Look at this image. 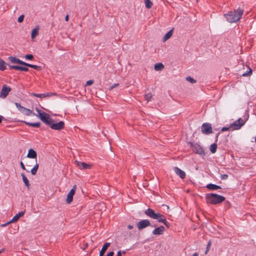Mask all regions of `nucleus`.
Wrapping results in <instances>:
<instances>
[{
    "instance_id": "31",
    "label": "nucleus",
    "mask_w": 256,
    "mask_h": 256,
    "mask_svg": "<svg viewBox=\"0 0 256 256\" xmlns=\"http://www.w3.org/2000/svg\"><path fill=\"white\" fill-rule=\"evenodd\" d=\"M6 63L4 60L0 58V70H4L6 69Z\"/></svg>"
},
{
    "instance_id": "51",
    "label": "nucleus",
    "mask_w": 256,
    "mask_h": 256,
    "mask_svg": "<svg viewBox=\"0 0 256 256\" xmlns=\"http://www.w3.org/2000/svg\"><path fill=\"white\" fill-rule=\"evenodd\" d=\"M69 16L68 14H67L65 17V20L66 21L68 22V20Z\"/></svg>"
},
{
    "instance_id": "45",
    "label": "nucleus",
    "mask_w": 256,
    "mask_h": 256,
    "mask_svg": "<svg viewBox=\"0 0 256 256\" xmlns=\"http://www.w3.org/2000/svg\"><path fill=\"white\" fill-rule=\"evenodd\" d=\"M93 83H94V80H89L86 82V84L87 86H90V85L92 84Z\"/></svg>"
},
{
    "instance_id": "40",
    "label": "nucleus",
    "mask_w": 256,
    "mask_h": 256,
    "mask_svg": "<svg viewBox=\"0 0 256 256\" xmlns=\"http://www.w3.org/2000/svg\"><path fill=\"white\" fill-rule=\"evenodd\" d=\"M36 110L37 112L38 113V116L39 117L40 115H42V113H43L44 112H42L40 109H39L38 108H36Z\"/></svg>"
},
{
    "instance_id": "27",
    "label": "nucleus",
    "mask_w": 256,
    "mask_h": 256,
    "mask_svg": "<svg viewBox=\"0 0 256 256\" xmlns=\"http://www.w3.org/2000/svg\"><path fill=\"white\" fill-rule=\"evenodd\" d=\"M24 66L30 67V68H33L38 70H42L41 66H37V65H34V64H30L25 62Z\"/></svg>"
},
{
    "instance_id": "53",
    "label": "nucleus",
    "mask_w": 256,
    "mask_h": 256,
    "mask_svg": "<svg viewBox=\"0 0 256 256\" xmlns=\"http://www.w3.org/2000/svg\"><path fill=\"white\" fill-rule=\"evenodd\" d=\"M3 118H4V117L0 115V123L2 122Z\"/></svg>"
},
{
    "instance_id": "21",
    "label": "nucleus",
    "mask_w": 256,
    "mask_h": 256,
    "mask_svg": "<svg viewBox=\"0 0 256 256\" xmlns=\"http://www.w3.org/2000/svg\"><path fill=\"white\" fill-rule=\"evenodd\" d=\"M206 188L210 190H216L221 188L220 186L212 184H208L206 186Z\"/></svg>"
},
{
    "instance_id": "42",
    "label": "nucleus",
    "mask_w": 256,
    "mask_h": 256,
    "mask_svg": "<svg viewBox=\"0 0 256 256\" xmlns=\"http://www.w3.org/2000/svg\"><path fill=\"white\" fill-rule=\"evenodd\" d=\"M210 246H211V242H209L207 244L206 250V252H205L206 254L208 252L209 250V248H210Z\"/></svg>"
},
{
    "instance_id": "48",
    "label": "nucleus",
    "mask_w": 256,
    "mask_h": 256,
    "mask_svg": "<svg viewBox=\"0 0 256 256\" xmlns=\"http://www.w3.org/2000/svg\"><path fill=\"white\" fill-rule=\"evenodd\" d=\"M114 254V252H110L106 254V256H113Z\"/></svg>"
},
{
    "instance_id": "14",
    "label": "nucleus",
    "mask_w": 256,
    "mask_h": 256,
    "mask_svg": "<svg viewBox=\"0 0 256 256\" xmlns=\"http://www.w3.org/2000/svg\"><path fill=\"white\" fill-rule=\"evenodd\" d=\"M158 212H155L154 210L152 208H148L144 211V214L149 218L155 219Z\"/></svg>"
},
{
    "instance_id": "10",
    "label": "nucleus",
    "mask_w": 256,
    "mask_h": 256,
    "mask_svg": "<svg viewBox=\"0 0 256 256\" xmlns=\"http://www.w3.org/2000/svg\"><path fill=\"white\" fill-rule=\"evenodd\" d=\"M11 88L6 84H4L2 86V90L0 92V97L2 98H5L8 94V93L11 90Z\"/></svg>"
},
{
    "instance_id": "56",
    "label": "nucleus",
    "mask_w": 256,
    "mask_h": 256,
    "mask_svg": "<svg viewBox=\"0 0 256 256\" xmlns=\"http://www.w3.org/2000/svg\"><path fill=\"white\" fill-rule=\"evenodd\" d=\"M8 224L6 223V224H2V226H6Z\"/></svg>"
},
{
    "instance_id": "16",
    "label": "nucleus",
    "mask_w": 256,
    "mask_h": 256,
    "mask_svg": "<svg viewBox=\"0 0 256 256\" xmlns=\"http://www.w3.org/2000/svg\"><path fill=\"white\" fill-rule=\"evenodd\" d=\"M25 213L24 211H22L16 214L12 218L7 222V224H10L16 222L20 217L23 216Z\"/></svg>"
},
{
    "instance_id": "35",
    "label": "nucleus",
    "mask_w": 256,
    "mask_h": 256,
    "mask_svg": "<svg viewBox=\"0 0 256 256\" xmlns=\"http://www.w3.org/2000/svg\"><path fill=\"white\" fill-rule=\"evenodd\" d=\"M248 71L242 74L243 76H250L252 74V70L251 68H248Z\"/></svg>"
},
{
    "instance_id": "38",
    "label": "nucleus",
    "mask_w": 256,
    "mask_h": 256,
    "mask_svg": "<svg viewBox=\"0 0 256 256\" xmlns=\"http://www.w3.org/2000/svg\"><path fill=\"white\" fill-rule=\"evenodd\" d=\"M24 15L22 14L20 16L18 19V22H22L24 21Z\"/></svg>"
},
{
    "instance_id": "55",
    "label": "nucleus",
    "mask_w": 256,
    "mask_h": 256,
    "mask_svg": "<svg viewBox=\"0 0 256 256\" xmlns=\"http://www.w3.org/2000/svg\"><path fill=\"white\" fill-rule=\"evenodd\" d=\"M4 248H2V249L0 250V254H1L2 252H4Z\"/></svg>"
},
{
    "instance_id": "15",
    "label": "nucleus",
    "mask_w": 256,
    "mask_h": 256,
    "mask_svg": "<svg viewBox=\"0 0 256 256\" xmlns=\"http://www.w3.org/2000/svg\"><path fill=\"white\" fill-rule=\"evenodd\" d=\"M164 227L162 226H161L154 228L153 230L152 233L154 235H162L164 233Z\"/></svg>"
},
{
    "instance_id": "43",
    "label": "nucleus",
    "mask_w": 256,
    "mask_h": 256,
    "mask_svg": "<svg viewBox=\"0 0 256 256\" xmlns=\"http://www.w3.org/2000/svg\"><path fill=\"white\" fill-rule=\"evenodd\" d=\"M8 65L10 67V70L14 69V70H16V67L18 66L10 65V64H8Z\"/></svg>"
},
{
    "instance_id": "24",
    "label": "nucleus",
    "mask_w": 256,
    "mask_h": 256,
    "mask_svg": "<svg viewBox=\"0 0 256 256\" xmlns=\"http://www.w3.org/2000/svg\"><path fill=\"white\" fill-rule=\"evenodd\" d=\"M166 219V217L164 215L158 212L154 220H156L158 222H162L165 221Z\"/></svg>"
},
{
    "instance_id": "54",
    "label": "nucleus",
    "mask_w": 256,
    "mask_h": 256,
    "mask_svg": "<svg viewBox=\"0 0 256 256\" xmlns=\"http://www.w3.org/2000/svg\"><path fill=\"white\" fill-rule=\"evenodd\" d=\"M198 252H194L192 256H198Z\"/></svg>"
},
{
    "instance_id": "7",
    "label": "nucleus",
    "mask_w": 256,
    "mask_h": 256,
    "mask_svg": "<svg viewBox=\"0 0 256 256\" xmlns=\"http://www.w3.org/2000/svg\"><path fill=\"white\" fill-rule=\"evenodd\" d=\"M152 226L150 222L148 220H142L138 222L136 224V226L138 230H141L142 229Z\"/></svg>"
},
{
    "instance_id": "22",
    "label": "nucleus",
    "mask_w": 256,
    "mask_h": 256,
    "mask_svg": "<svg viewBox=\"0 0 256 256\" xmlns=\"http://www.w3.org/2000/svg\"><path fill=\"white\" fill-rule=\"evenodd\" d=\"M22 122L24 123L26 125L34 127V128H38L40 125V122H29L26 121H22Z\"/></svg>"
},
{
    "instance_id": "58",
    "label": "nucleus",
    "mask_w": 256,
    "mask_h": 256,
    "mask_svg": "<svg viewBox=\"0 0 256 256\" xmlns=\"http://www.w3.org/2000/svg\"><path fill=\"white\" fill-rule=\"evenodd\" d=\"M27 166H30V164H27Z\"/></svg>"
},
{
    "instance_id": "1",
    "label": "nucleus",
    "mask_w": 256,
    "mask_h": 256,
    "mask_svg": "<svg viewBox=\"0 0 256 256\" xmlns=\"http://www.w3.org/2000/svg\"><path fill=\"white\" fill-rule=\"evenodd\" d=\"M244 14V10L238 8L233 11L229 12L228 13L224 14L228 22L234 23L238 22L242 18Z\"/></svg>"
},
{
    "instance_id": "2",
    "label": "nucleus",
    "mask_w": 256,
    "mask_h": 256,
    "mask_svg": "<svg viewBox=\"0 0 256 256\" xmlns=\"http://www.w3.org/2000/svg\"><path fill=\"white\" fill-rule=\"evenodd\" d=\"M205 198L207 203L212 204H219L225 200L224 196L212 193L206 194Z\"/></svg>"
},
{
    "instance_id": "26",
    "label": "nucleus",
    "mask_w": 256,
    "mask_h": 256,
    "mask_svg": "<svg viewBox=\"0 0 256 256\" xmlns=\"http://www.w3.org/2000/svg\"><path fill=\"white\" fill-rule=\"evenodd\" d=\"M173 32V29L169 30L163 37V41L165 42L169 39L172 36Z\"/></svg>"
},
{
    "instance_id": "39",
    "label": "nucleus",
    "mask_w": 256,
    "mask_h": 256,
    "mask_svg": "<svg viewBox=\"0 0 256 256\" xmlns=\"http://www.w3.org/2000/svg\"><path fill=\"white\" fill-rule=\"evenodd\" d=\"M220 178L222 180H226L228 178V175L226 174H223L220 175Z\"/></svg>"
},
{
    "instance_id": "25",
    "label": "nucleus",
    "mask_w": 256,
    "mask_h": 256,
    "mask_svg": "<svg viewBox=\"0 0 256 256\" xmlns=\"http://www.w3.org/2000/svg\"><path fill=\"white\" fill-rule=\"evenodd\" d=\"M21 176L22 177V179L24 182V183L25 185L26 186V187L28 189L29 187L30 186V184L29 183V181H28V179L26 178V177L25 176L24 173H22Z\"/></svg>"
},
{
    "instance_id": "28",
    "label": "nucleus",
    "mask_w": 256,
    "mask_h": 256,
    "mask_svg": "<svg viewBox=\"0 0 256 256\" xmlns=\"http://www.w3.org/2000/svg\"><path fill=\"white\" fill-rule=\"evenodd\" d=\"M164 66L162 63H158L154 65V70L156 71L162 70L164 68Z\"/></svg>"
},
{
    "instance_id": "29",
    "label": "nucleus",
    "mask_w": 256,
    "mask_h": 256,
    "mask_svg": "<svg viewBox=\"0 0 256 256\" xmlns=\"http://www.w3.org/2000/svg\"><path fill=\"white\" fill-rule=\"evenodd\" d=\"M36 164L34 167L31 170L30 172L32 175H35L36 174L38 170L39 167V164L38 163L36 160Z\"/></svg>"
},
{
    "instance_id": "19",
    "label": "nucleus",
    "mask_w": 256,
    "mask_h": 256,
    "mask_svg": "<svg viewBox=\"0 0 256 256\" xmlns=\"http://www.w3.org/2000/svg\"><path fill=\"white\" fill-rule=\"evenodd\" d=\"M37 156L36 152L32 148H30L27 154L26 157L30 158H36Z\"/></svg>"
},
{
    "instance_id": "5",
    "label": "nucleus",
    "mask_w": 256,
    "mask_h": 256,
    "mask_svg": "<svg viewBox=\"0 0 256 256\" xmlns=\"http://www.w3.org/2000/svg\"><path fill=\"white\" fill-rule=\"evenodd\" d=\"M190 148L194 152L201 156L204 155V150L200 144L197 143L191 144Z\"/></svg>"
},
{
    "instance_id": "57",
    "label": "nucleus",
    "mask_w": 256,
    "mask_h": 256,
    "mask_svg": "<svg viewBox=\"0 0 256 256\" xmlns=\"http://www.w3.org/2000/svg\"><path fill=\"white\" fill-rule=\"evenodd\" d=\"M27 166H30V164H27Z\"/></svg>"
},
{
    "instance_id": "3",
    "label": "nucleus",
    "mask_w": 256,
    "mask_h": 256,
    "mask_svg": "<svg viewBox=\"0 0 256 256\" xmlns=\"http://www.w3.org/2000/svg\"><path fill=\"white\" fill-rule=\"evenodd\" d=\"M15 105L19 111L26 116H30L32 114L34 116L36 115L32 110L22 106L18 102H15Z\"/></svg>"
},
{
    "instance_id": "12",
    "label": "nucleus",
    "mask_w": 256,
    "mask_h": 256,
    "mask_svg": "<svg viewBox=\"0 0 256 256\" xmlns=\"http://www.w3.org/2000/svg\"><path fill=\"white\" fill-rule=\"evenodd\" d=\"M32 94L35 97L40 98H44L56 95V93L54 92H46L44 94L32 93Z\"/></svg>"
},
{
    "instance_id": "30",
    "label": "nucleus",
    "mask_w": 256,
    "mask_h": 256,
    "mask_svg": "<svg viewBox=\"0 0 256 256\" xmlns=\"http://www.w3.org/2000/svg\"><path fill=\"white\" fill-rule=\"evenodd\" d=\"M217 144L216 142L212 144L210 146V150L212 154H214L216 151Z\"/></svg>"
},
{
    "instance_id": "49",
    "label": "nucleus",
    "mask_w": 256,
    "mask_h": 256,
    "mask_svg": "<svg viewBox=\"0 0 256 256\" xmlns=\"http://www.w3.org/2000/svg\"><path fill=\"white\" fill-rule=\"evenodd\" d=\"M133 228H134V226H132V225L128 224V228L129 229V230H132V229Z\"/></svg>"
},
{
    "instance_id": "33",
    "label": "nucleus",
    "mask_w": 256,
    "mask_h": 256,
    "mask_svg": "<svg viewBox=\"0 0 256 256\" xmlns=\"http://www.w3.org/2000/svg\"><path fill=\"white\" fill-rule=\"evenodd\" d=\"M152 97V94L151 93H148L144 94V98L146 100H147V102L151 100Z\"/></svg>"
},
{
    "instance_id": "32",
    "label": "nucleus",
    "mask_w": 256,
    "mask_h": 256,
    "mask_svg": "<svg viewBox=\"0 0 256 256\" xmlns=\"http://www.w3.org/2000/svg\"><path fill=\"white\" fill-rule=\"evenodd\" d=\"M146 7L147 8H150L152 6V2L150 0H144Z\"/></svg>"
},
{
    "instance_id": "8",
    "label": "nucleus",
    "mask_w": 256,
    "mask_h": 256,
    "mask_svg": "<svg viewBox=\"0 0 256 256\" xmlns=\"http://www.w3.org/2000/svg\"><path fill=\"white\" fill-rule=\"evenodd\" d=\"M50 128L54 130H61L64 128V123L63 121H60L58 122L53 124L52 121L50 122V124H48Z\"/></svg>"
},
{
    "instance_id": "50",
    "label": "nucleus",
    "mask_w": 256,
    "mask_h": 256,
    "mask_svg": "<svg viewBox=\"0 0 256 256\" xmlns=\"http://www.w3.org/2000/svg\"><path fill=\"white\" fill-rule=\"evenodd\" d=\"M116 256H122V253H121V251H120V250H119V251L117 252Z\"/></svg>"
},
{
    "instance_id": "13",
    "label": "nucleus",
    "mask_w": 256,
    "mask_h": 256,
    "mask_svg": "<svg viewBox=\"0 0 256 256\" xmlns=\"http://www.w3.org/2000/svg\"><path fill=\"white\" fill-rule=\"evenodd\" d=\"M76 166L81 170L89 169L90 168V165L84 162H79L78 160L75 161Z\"/></svg>"
},
{
    "instance_id": "46",
    "label": "nucleus",
    "mask_w": 256,
    "mask_h": 256,
    "mask_svg": "<svg viewBox=\"0 0 256 256\" xmlns=\"http://www.w3.org/2000/svg\"><path fill=\"white\" fill-rule=\"evenodd\" d=\"M20 166L24 170H26V168H25V166L24 164V163L22 162H20Z\"/></svg>"
},
{
    "instance_id": "11",
    "label": "nucleus",
    "mask_w": 256,
    "mask_h": 256,
    "mask_svg": "<svg viewBox=\"0 0 256 256\" xmlns=\"http://www.w3.org/2000/svg\"><path fill=\"white\" fill-rule=\"evenodd\" d=\"M76 190V186L74 185L70 191L67 195V198L66 199V202L68 204H70L73 200V196L74 194L75 191Z\"/></svg>"
},
{
    "instance_id": "4",
    "label": "nucleus",
    "mask_w": 256,
    "mask_h": 256,
    "mask_svg": "<svg viewBox=\"0 0 256 256\" xmlns=\"http://www.w3.org/2000/svg\"><path fill=\"white\" fill-rule=\"evenodd\" d=\"M244 124L245 121L240 118L230 124V128L232 130H238L240 129Z\"/></svg>"
},
{
    "instance_id": "20",
    "label": "nucleus",
    "mask_w": 256,
    "mask_h": 256,
    "mask_svg": "<svg viewBox=\"0 0 256 256\" xmlns=\"http://www.w3.org/2000/svg\"><path fill=\"white\" fill-rule=\"evenodd\" d=\"M110 242H106L102 246L100 252V256H104V254L106 252L108 248L110 246Z\"/></svg>"
},
{
    "instance_id": "23",
    "label": "nucleus",
    "mask_w": 256,
    "mask_h": 256,
    "mask_svg": "<svg viewBox=\"0 0 256 256\" xmlns=\"http://www.w3.org/2000/svg\"><path fill=\"white\" fill-rule=\"evenodd\" d=\"M39 29V26H38L32 30L31 34L32 38H34L36 37V36L38 35Z\"/></svg>"
},
{
    "instance_id": "37",
    "label": "nucleus",
    "mask_w": 256,
    "mask_h": 256,
    "mask_svg": "<svg viewBox=\"0 0 256 256\" xmlns=\"http://www.w3.org/2000/svg\"><path fill=\"white\" fill-rule=\"evenodd\" d=\"M24 58L26 59V60H32L33 58H34V56L32 54H26L25 56H24Z\"/></svg>"
},
{
    "instance_id": "52",
    "label": "nucleus",
    "mask_w": 256,
    "mask_h": 256,
    "mask_svg": "<svg viewBox=\"0 0 256 256\" xmlns=\"http://www.w3.org/2000/svg\"><path fill=\"white\" fill-rule=\"evenodd\" d=\"M219 134H220V132H218V133L216 134V142L217 140H218V136Z\"/></svg>"
},
{
    "instance_id": "9",
    "label": "nucleus",
    "mask_w": 256,
    "mask_h": 256,
    "mask_svg": "<svg viewBox=\"0 0 256 256\" xmlns=\"http://www.w3.org/2000/svg\"><path fill=\"white\" fill-rule=\"evenodd\" d=\"M39 118L47 125L50 124V122L52 121V120L50 118V116L44 112L42 113V115L39 116Z\"/></svg>"
},
{
    "instance_id": "17",
    "label": "nucleus",
    "mask_w": 256,
    "mask_h": 256,
    "mask_svg": "<svg viewBox=\"0 0 256 256\" xmlns=\"http://www.w3.org/2000/svg\"><path fill=\"white\" fill-rule=\"evenodd\" d=\"M174 171L176 174L178 176L181 178L183 179L186 177V173L184 171L182 170L181 169L178 168V167H174Z\"/></svg>"
},
{
    "instance_id": "34",
    "label": "nucleus",
    "mask_w": 256,
    "mask_h": 256,
    "mask_svg": "<svg viewBox=\"0 0 256 256\" xmlns=\"http://www.w3.org/2000/svg\"><path fill=\"white\" fill-rule=\"evenodd\" d=\"M16 70H20V71H24V72H28V68L25 66H18L16 67Z\"/></svg>"
},
{
    "instance_id": "36",
    "label": "nucleus",
    "mask_w": 256,
    "mask_h": 256,
    "mask_svg": "<svg viewBox=\"0 0 256 256\" xmlns=\"http://www.w3.org/2000/svg\"><path fill=\"white\" fill-rule=\"evenodd\" d=\"M186 80L190 82L192 84H194L196 82V80H194L193 78H192V77L190 76H188L186 78Z\"/></svg>"
},
{
    "instance_id": "41",
    "label": "nucleus",
    "mask_w": 256,
    "mask_h": 256,
    "mask_svg": "<svg viewBox=\"0 0 256 256\" xmlns=\"http://www.w3.org/2000/svg\"><path fill=\"white\" fill-rule=\"evenodd\" d=\"M162 223L168 228L170 226V224L166 221V219L165 220V221L162 222Z\"/></svg>"
},
{
    "instance_id": "47",
    "label": "nucleus",
    "mask_w": 256,
    "mask_h": 256,
    "mask_svg": "<svg viewBox=\"0 0 256 256\" xmlns=\"http://www.w3.org/2000/svg\"><path fill=\"white\" fill-rule=\"evenodd\" d=\"M118 86V84H114L110 86V90H112L114 88Z\"/></svg>"
},
{
    "instance_id": "18",
    "label": "nucleus",
    "mask_w": 256,
    "mask_h": 256,
    "mask_svg": "<svg viewBox=\"0 0 256 256\" xmlns=\"http://www.w3.org/2000/svg\"><path fill=\"white\" fill-rule=\"evenodd\" d=\"M10 60L13 64H22V65H23V66H24L25 64V62L20 60V59L18 58H16V57H14V56H10L8 58Z\"/></svg>"
},
{
    "instance_id": "6",
    "label": "nucleus",
    "mask_w": 256,
    "mask_h": 256,
    "mask_svg": "<svg viewBox=\"0 0 256 256\" xmlns=\"http://www.w3.org/2000/svg\"><path fill=\"white\" fill-rule=\"evenodd\" d=\"M202 132L204 134H209L212 132V129L210 124L204 123L202 126Z\"/></svg>"
},
{
    "instance_id": "44",
    "label": "nucleus",
    "mask_w": 256,
    "mask_h": 256,
    "mask_svg": "<svg viewBox=\"0 0 256 256\" xmlns=\"http://www.w3.org/2000/svg\"><path fill=\"white\" fill-rule=\"evenodd\" d=\"M230 129V126H229V127H223L222 128V132H224V131H226V130H229Z\"/></svg>"
}]
</instances>
